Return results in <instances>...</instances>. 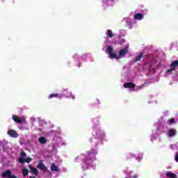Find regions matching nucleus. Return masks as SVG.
<instances>
[{
	"label": "nucleus",
	"instance_id": "1",
	"mask_svg": "<svg viewBox=\"0 0 178 178\" xmlns=\"http://www.w3.org/2000/svg\"><path fill=\"white\" fill-rule=\"evenodd\" d=\"M115 45H121L124 47L119 51V54H116V52L113 51V46L112 43L109 41V40H106L105 44L103 45V50L106 54H108L110 59H116V60H119V59H122V58H124L127 54H129V47H130V44L126 42V40L121 39L118 42H113Z\"/></svg>",
	"mask_w": 178,
	"mask_h": 178
},
{
	"label": "nucleus",
	"instance_id": "2",
	"mask_svg": "<svg viewBox=\"0 0 178 178\" xmlns=\"http://www.w3.org/2000/svg\"><path fill=\"white\" fill-rule=\"evenodd\" d=\"M98 153L97 152L96 149H91L86 154H81L78 157L75 159L76 162H80L82 161V170H87V169H91L92 165V162L96 159V155Z\"/></svg>",
	"mask_w": 178,
	"mask_h": 178
},
{
	"label": "nucleus",
	"instance_id": "3",
	"mask_svg": "<svg viewBox=\"0 0 178 178\" xmlns=\"http://www.w3.org/2000/svg\"><path fill=\"white\" fill-rule=\"evenodd\" d=\"M93 138L91 139L90 143L93 147H98L102 144V140L105 138V131L99 128V121H97L93 124Z\"/></svg>",
	"mask_w": 178,
	"mask_h": 178
},
{
	"label": "nucleus",
	"instance_id": "4",
	"mask_svg": "<svg viewBox=\"0 0 178 178\" xmlns=\"http://www.w3.org/2000/svg\"><path fill=\"white\" fill-rule=\"evenodd\" d=\"M8 141L3 140H0V145L3 147V154L0 153V162H3L6 155H10L12 154V149L8 146Z\"/></svg>",
	"mask_w": 178,
	"mask_h": 178
},
{
	"label": "nucleus",
	"instance_id": "5",
	"mask_svg": "<svg viewBox=\"0 0 178 178\" xmlns=\"http://www.w3.org/2000/svg\"><path fill=\"white\" fill-rule=\"evenodd\" d=\"M162 65L160 63L156 61H152L151 63L148 65V70L151 74H154L156 70H158L159 67H161Z\"/></svg>",
	"mask_w": 178,
	"mask_h": 178
},
{
	"label": "nucleus",
	"instance_id": "6",
	"mask_svg": "<svg viewBox=\"0 0 178 178\" xmlns=\"http://www.w3.org/2000/svg\"><path fill=\"white\" fill-rule=\"evenodd\" d=\"M124 88H128L129 91H138V90L144 88V85L136 86V84L129 82L124 83Z\"/></svg>",
	"mask_w": 178,
	"mask_h": 178
},
{
	"label": "nucleus",
	"instance_id": "7",
	"mask_svg": "<svg viewBox=\"0 0 178 178\" xmlns=\"http://www.w3.org/2000/svg\"><path fill=\"white\" fill-rule=\"evenodd\" d=\"M63 97H65V98H72V99H74L75 98L74 95L72 94V92H68L67 89L63 90V94L60 95L59 98H63Z\"/></svg>",
	"mask_w": 178,
	"mask_h": 178
},
{
	"label": "nucleus",
	"instance_id": "8",
	"mask_svg": "<svg viewBox=\"0 0 178 178\" xmlns=\"http://www.w3.org/2000/svg\"><path fill=\"white\" fill-rule=\"evenodd\" d=\"M124 173L126 175L124 178H138V175L133 173V171L129 168H127L124 171Z\"/></svg>",
	"mask_w": 178,
	"mask_h": 178
},
{
	"label": "nucleus",
	"instance_id": "9",
	"mask_svg": "<svg viewBox=\"0 0 178 178\" xmlns=\"http://www.w3.org/2000/svg\"><path fill=\"white\" fill-rule=\"evenodd\" d=\"M160 178H177V175L172 172H165L164 174H161Z\"/></svg>",
	"mask_w": 178,
	"mask_h": 178
},
{
	"label": "nucleus",
	"instance_id": "10",
	"mask_svg": "<svg viewBox=\"0 0 178 178\" xmlns=\"http://www.w3.org/2000/svg\"><path fill=\"white\" fill-rule=\"evenodd\" d=\"M125 23L129 26V29H133L134 24H136V21L134 19H131L130 17H127L123 20Z\"/></svg>",
	"mask_w": 178,
	"mask_h": 178
},
{
	"label": "nucleus",
	"instance_id": "11",
	"mask_svg": "<svg viewBox=\"0 0 178 178\" xmlns=\"http://www.w3.org/2000/svg\"><path fill=\"white\" fill-rule=\"evenodd\" d=\"M176 67H178V60H175L171 63V68L167 70L165 74H170V73L175 71V69H176Z\"/></svg>",
	"mask_w": 178,
	"mask_h": 178
},
{
	"label": "nucleus",
	"instance_id": "12",
	"mask_svg": "<svg viewBox=\"0 0 178 178\" xmlns=\"http://www.w3.org/2000/svg\"><path fill=\"white\" fill-rule=\"evenodd\" d=\"M1 177L3 178H17L15 175H12L10 170H6L1 174Z\"/></svg>",
	"mask_w": 178,
	"mask_h": 178
},
{
	"label": "nucleus",
	"instance_id": "13",
	"mask_svg": "<svg viewBox=\"0 0 178 178\" xmlns=\"http://www.w3.org/2000/svg\"><path fill=\"white\" fill-rule=\"evenodd\" d=\"M7 134H8V136L12 138H17V137H19V134L13 129L8 130L7 131Z\"/></svg>",
	"mask_w": 178,
	"mask_h": 178
},
{
	"label": "nucleus",
	"instance_id": "14",
	"mask_svg": "<svg viewBox=\"0 0 178 178\" xmlns=\"http://www.w3.org/2000/svg\"><path fill=\"white\" fill-rule=\"evenodd\" d=\"M145 13H148V10H145V14H142V13L135 14L134 17L135 20H143V19H144V15H145Z\"/></svg>",
	"mask_w": 178,
	"mask_h": 178
},
{
	"label": "nucleus",
	"instance_id": "15",
	"mask_svg": "<svg viewBox=\"0 0 178 178\" xmlns=\"http://www.w3.org/2000/svg\"><path fill=\"white\" fill-rule=\"evenodd\" d=\"M106 35L107 38L104 42V44L105 42H106L107 40H109L108 38H113V37H115V33H113V32L111 29H107L106 31Z\"/></svg>",
	"mask_w": 178,
	"mask_h": 178
},
{
	"label": "nucleus",
	"instance_id": "16",
	"mask_svg": "<svg viewBox=\"0 0 178 178\" xmlns=\"http://www.w3.org/2000/svg\"><path fill=\"white\" fill-rule=\"evenodd\" d=\"M159 137V131L158 129H156L153 131L152 136L151 137V141H154V140H156Z\"/></svg>",
	"mask_w": 178,
	"mask_h": 178
},
{
	"label": "nucleus",
	"instance_id": "17",
	"mask_svg": "<svg viewBox=\"0 0 178 178\" xmlns=\"http://www.w3.org/2000/svg\"><path fill=\"white\" fill-rule=\"evenodd\" d=\"M13 120H14V122H15V123H18V124H20L21 123H24L25 124H27V122L25 121V120H20V118H19V117L17 116H13Z\"/></svg>",
	"mask_w": 178,
	"mask_h": 178
},
{
	"label": "nucleus",
	"instance_id": "18",
	"mask_svg": "<svg viewBox=\"0 0 178 178\" xmlns=\"http://www.w3.org/2000/svg\"><path fill=\"white\" fill-rule=\"evenodd\" d=\"M103 3H104V6H113V1L115 0H102Z\"/></svg>",
	"mask_w": 178,
	"mask_h": 178
},
{
	"label": "nucleus",
	"instance_id": "19",
	"mask_svg": "<svg viewBox=\"0 0 178 178\" xmlns=\"http://www.w3.org/2000/svg\"><path fill=\"white\" fill-rule=\"evenodd\" d=\"M54 141H55L56 143H57L58 147H60V145H65V143H63V140H62V138L60 137H55L54 138Z\"/></svg>",
	"mask_w": 178,
	"mask_h": 178
},
{
	"label": "nucleus",
	"instance_id": "20",
	"mask_svg": "<svg viewBox=\"0 0 178 178\" xmlns=\"http://www.w3.org/2000/svg\"><path fill=\"white\" fill-rule=\"evenodd\" d=\"M38 169H40V170L45 172L47 170V167L42 163H40L38 164Z\"/></svg>",
	"mask_w": 178,
	"mask_h": 178
},
{
	"label": "nucleus",
	"instance_id": "21",
	"mask_svg": "<svg viewBox=\"0 0 178 178\" xmlns=\"http://www.w3.org/2000/svg\"><path fill=\"white\" fill-rule=\"evenodd\" d=\"M59 97H60V95L58 94V93H53L51 94L48 96L49 99H51L52 98H59Z\"/></svg>",
	"mask_w": 178,
	"mask_h": 178
},
{
	"label": "nucleus",
	"instance_id": "22",
	"mask_svg": "<svg viewBox=\"0 0 178 178\" xmlns=\"http://www.w3.org/2000/svg\"><path fill=\"white\" fill-rule=\"evenodd\" d=\"M176 135V129H170L168 131V136L169 137H173Z\"/></svg>",
	"mask_w": 178,
	"mask_h": 178
},
{
	"label": "nucleus",
	"instance_id": "23",
	"mask_svg": "<svg viewBox=\"0 0 178 178\" xmlns=\"http://www.w3.org/2000/svg\"><path fill=\"white\" fill-rule=\"evenodd\" d=\"M39 143L40 144H46L47 143V139L45 138V137H40L39 138Z\"/></svg>",
	"mask_w": 178,
	"mask_h": 178
},
{
	"label": "nucleus",
	"instance_id": "24",
	"mask_svg": "<svg viewBox=\"0 0 178 178\" xmlns=\"http://www.w3.org/2000/svg\"><path fill=\"white\" fill-rule=\"evenodd\" d=\"M58 167L56 166V165H55V163H52L51 165V170H52V172H58Z\"/></svg>",
	"mask_w": 178,
	"mask_h": 178
},
{
	"label": "nucleus",
	"instance_id": "25",
	"mask_svg": "<svg viewBox=\"0 0 178 178\" xmlns=\"http://www.w3.org/2000/svg\"><path fill=\"white\" fill-rule=\"evenodd\" d=\"M143 53H139L138 55L136 56V62H138V60H141V58H143Z\"/></svg>",
	"mask_w": 178,
	"mask_h": 178
},
{
	"label": "nucleus",
	"instance_id": "26",
	"mask_svg": "<svg viewBox=\"0 0 178 178\" xmlns=\"http://www.w3.org/2000/svg\"><path fill=\"white\" fill-rule=\"evenodd\" d=\"M127 158L128 159H131V158H136V155H134L133 153H128L127 154Z\"/></svg>",
	"mask_w": 178,
	"mask_h": 178
},
{
	"label": "nucleus",
	"instance_id": "27",
	"mask_svg": "<svg viewBox=\"0 0 178 178\" xmlns=\"http://www.w3.org/2000/svg\"><path fill=\"white\" fill-rule=\"evenodd\" d=\"M22 175H23V176H27V175H29V170L23 168H22Z\"/></svg>",
	"mask_w": 178,
	"mask_h": 178
},
{
	"label": "nucleus",
	"instance_id": "28",
	"mask_svg": "<svg viewBox=\"0 0 178 178\" xmlns=\"http://www.w3.org/2000/svg\"><path fill=\"white\" fill-rule=\"evenodd\" d=\"M31 170L34 173V175H38V170H37V168L31 167Z\"/></svg>",
	"mask_w": 178,
	"mask_h": 178
},
{
	"label": "nucleus",
	"instance_id": "29",
	"mask_svg": "<svg viewBox=\"0 0 178 178\" xmlns=\"http://www.w3.org/2000/svg\"><path fill=\"white\" fill-rule=\"evenodd\" d=\"M137 161H141L143 159V154H139L137 156H135Z\"/></svg>",
	"mask_w": 178,
	"mask_h": 178
},
{
	"label": "nucleus",
	"instance_id": "30",
	"mask_svg": "<svg viewBox=\"0 0 178 178\" xmlns=\"http://www.w3.org/2000/svg\"><path fill=\"white\" fill-rule=\"evenodd\" d=\"M168 124H175V118H172L168 120Z\"/></svg>",
	"mask_w": 178,
	"mask_h": 178
},
{
	"label": "nucleus",
	"instance_id": "31",
	"mask_svg": "<svg viewBox=\"0 0 178 178\" xmlns=\"http://www.w3.org/2000/svg\"><path fill=\"white\" fill-rule=\"evenodd\" d=\"M18 161L19 163H23V162H26V159L21 157L18 159Z\"/></svg>",
	"mask_w": 178,
	"mask_h": 178
},
{
	"label": "nucleus",
	"instance_id": "32",
	"mask_svg": "<svg viewBox=\"0 0 178 178\" xmlns=\"http://www.w3.org/2000/svg\"><path fill=\"white\" fill-rule=\"evenodd\" d=\"M31 161H33V159H31L30 158L25 159V162H26V163H30V162H31Z\"/></svg>",
	"mask_w": 178,
	"mask_h": 178
},
{
	"label": "nucleus",
	"instance_id": "33",
	"mask_svg": "<svg viewBox=\"0 0 178 178\" xmlns=\"http://www.w3.org/2000/svg\"><path fill=\"white\" fill-rule=\"evenodd\" d=\"M175 161L176 162H178V153H176L175 154Z\"/></svg>",
	"mask_w": 178,
	"mask_h": 178
},
{
	"label": "nucleus",
	"instance_id": "34",
	"mask_svg": "<svg viewBox=\"0 0 178 178\" xmlns=\"http://www.w3.org/2000/svg\"><path fill=\"white\" fill-rule=\"evenodd\" d=\"M74 59H79V54H74Z\"/></svg>",
	"mask_w": 178,
	"mask_h": 178
},
{
	"label": "nucleus",
	"instance_id": "35",
	"mask_svg": "<svg viewBox=\"0 0 178 178\" xmlns=\"http://www.w3.org/2000/svg\"><path fill=\"white\" fill-rule=\"evenodd\" d=\"M101 104V102H99V99H97L96 100V105H99Z\"/></svg>",
	"mask_w": 178,
	"mask_h": 178
},
{
	"label": "nucleus",
	"instance_id": "36",
	"mask_svg": "<svg viewBox=\"0 0 178 178\" xmlns=\"http://www.w3.org/2000/svg\"><path fill=\"white\" fill-rule=\"evenodd\" d=\"M31 120H33V122H34V120H35V118H32Z\"/></svg>",
	"mask_w": 178,
	"mask_h": 178
},
{
	"label": "nucleus",
	"instance_id": "37",
	"mask_svg": "<svg viewBox=\"0 0 178 178\" xmlns=\"http://www.w3.org/2000/svg\"><path fill=\"white\" fill-rule=\"evenodd\" d=\"M23 155H24V156H26V154L24 153H23Z\"/></svg>",
	"mask_w": 178,
	"mask_h": 178
},
{
	"label": "nucleus",
	"instance_id": "38",
	"mask_svg": "<svg viewBox=\"0 0 178 178\" xmlns=\"http://www.w3.org/2000/svg\"><path fill=\"white\" fill-rule=\"evenodd\" d=\"M30 178H35V177H30Z\"/></svg>",
	"mask_w": 178,
	"mask_h": 178
},
{
	"label": "nucleus",
	"instance_id": "39",
	"mask_svg": "<svg viewBox=\"0 0 178 178\" xmlns=\"http://www.w3.org/2000/svg\"><path fill=\"white\" fill-rule=\"evenodd\" d=\"M123 31V33H126V31Z\"/></svg>",
	"mask_w": 178,
	"mask_h": 178
},
{
	"label": "nucleus",
	"instance_id": "40",
	"mask_svg": "<svg viewBox=\"0 0 178 178\" xmlns=\"http://www.w3.org/2000/svg\"><path fill=\"white\" fill-rule=\"evenodd\" d=\"M78 67H80V65H79Z\"/></svg>",
	"mask_w": 178,
	"mask_h": 178
}]
</instances>
